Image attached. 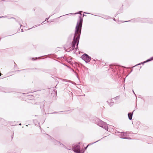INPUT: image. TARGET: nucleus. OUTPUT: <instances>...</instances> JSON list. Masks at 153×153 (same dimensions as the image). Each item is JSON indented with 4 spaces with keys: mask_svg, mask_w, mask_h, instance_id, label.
<instances>
[{
    "mask_svg": "<svg viewBox=\"0 0 153 153\" xmlns=\"http://www.w3.org/2000/svg\"><path fill=\"white\" fill-rule=\"evenodd\" d=\"M79 20L77 22L76 27L74 35L71 45L68 49L65 47V49L67 52H70L74 49H76L78 45L80 36L81 34L82 26V17L80 16Z\"/></svg>",
    "mask_w": 153,
    "mask_h": 153,
    "instance_id": "1",
    "label": "nucleus"
},
{
    "mask_svg": "<svg viewBox=\"0 0 153 153\" xmlns=\"http://www.w3.org/2000/svg\"><path fill=\"white\" fill-rule=\"evenodd\" d=\"M104 18L106 19H109L110 17L108 16H104Z\"/></svg>",
    "mask_w": 153,
    "mask_h": 153,
    "instance_id": "9",
    "label": "nucleus"
},
{
    "mask_svg": "<svg viewBox=\"0 0 153 153\" xmlns=\"http://www.w3.org/2000/svg\"><path fill=\"white\" fill-rule=\"evenodd\" d=\"M88 146H87L86 147H85V149L87 148V147H88Z\"/></svg>",
    "mask_w": 153,
    "mask_h": 153,
    "instance_id": "15",
    "label": "nucleus"
},
{
    "mask_svg": "<svg viewBox=\"0 0 153 153\" xmlns=\"http://www.w3.org/2000/svg\"><path fill=\"white\" fill-rule=\"evenodd\" d=\"M128 21H125V22H128Z\"/></svg>",
    "mask_w": 153,
    "mask_h": 153,
    "instance_id": "19",
    "label": "nucleus"
},
{
    "mask_svg": "<svg viewBox=\"0 0 153 153\" xmlns=\"http://www.w3.org/2000/svg\"><path fill=\"white\" fill-rule=\"evenodd\" d=\"M19 125H21V124H19Z\"/></svg>",
    "mask_w": 153,
    "mask_h": 153,
    "instance_id": "29",
    "label": "nucleus"
},
{
    "mask_svg": "<svg viewBox=\"0 0 153 153\" xmlns=\"http://www.w3.org/2000/svg\"><path fill=\"white\" fill-rule=\"evenodd\" d=\"M113 19L114 21H115V18H114V19Z\"/></svg>",
    "mask_w": 153,
    "mask_h": 153,
    "instance_id": "16",
    "label": "nucleus"
},
{
    "mask_svg": "<svg viewBox=\"0 0 153 153\" xmlns=\"http://www.w3.org/2000/svg\"><path fill=\"white\" fill-rule=\"evenodd\" d=\"M85 16V15H83V16Z\"/></svg>",
    "mask_w": 153,
    "mask_h": 153,
    "instance_id": "26",
    "label": "nucleus"
},
{
    "mask_svg": "<svg viewBox=\"0 0 153 153\" xmlns=\"http://www.w3.org/2000/svg\"><path fill=\"white\" fill-rule=\"evenodd\" d=\"M118 97H114V99H117V98H118Z\"/></svg>",
    "mask_w": 153,
    "mask_h": 153,
    "instance_id": "12",
    "label": "nucleus"
},
{
    "mask_svg": "<svg viewBox=\"0 0 153 153\" xmlns=\"http://www.w3.org/2000/svg\"><path fill=\"white\" fill-rule=\"evenodd\" d=\"M80 15H82V14H81V13H80Z\"/></svg>",
    "mask_w": 153,
    "mask_h": 153,
    "instance_id": "28",
    "label": "nucleus"
},
{
    "mask_svg": "<svg viewBox=\"0 0 153 153\" xmlns=\"http://www.w3.org/2000/svg\"><path fill=\"white\" fill-rule=\"evenodd\" d=\"M50 16L48 18H46V19L45 21H47V22H48V19H49V18H50Z\"/></svg>",
    "mask_w": 153,
    "mask_h": 153,
    "instance_id": "10",
    "label": "nucleus"
},
{
    "mask_svg": "<svg viewBox=\"0 0 153 153\" xmlns=\"http://www.w3.org/2000/svg\"><path fill=\"white\" fill-rule=\"evenodd\" d=\"M111 103H110V105L111 106Z\"/></svg>",
    "mask_w": 153,
    "mask_h": 153,
    "instance_id": "18",
    "label": "nucleus"
},
{
    "mask_svg": "<svg viewBox=\"0 0 153 153\" xmlns=\"http://www.w3.org/2000/svg\"><path fill=\"white\" fill-rule=\"evenodd\" d=\"M128 118L130 120H131L132 117V114L131 113H129L128 114Z\"/></svg>",
    "mask_w": 153,
    "mask_h": 153,
    "instance_id": "6",
    "label": "nucleus"
},
{
    "mask_svg": "<svg viewBox=\"0 0 153 153\" xmlns=\"http://www.w3.org/2000/svg\"><path fill=\"white\" fill-rule=\"evenodd\" d=\"M77 13H75V14H77Z\"/></svg>",
    "mask_w": 153,
    "mask_h": 153,
    "instance_id": "21",
    "label": "nucleus"
},
{
    "mask_svg": "<svg viewBox=\"0 0 153 153\" xmlns=\"http://www.w3.org/2000/svg\"><path fill=\"white\" fill-rule=\"evenodd\" d=\"M1 73H0V76H1Z\"/></svg>",
    "mask_w": 153,
    "mask_h": 153,
    "instance_id": "23",
    "label": "nucleus"
},
{
    "mask_svg": "<svg viewBox=\"0 0 153 153\" xmlns=\"http://www.w3.org/2000/svg\"><path fill=\"white\" fill-rule=\"evenodd\" d=\"M21 31H22V32L23 31L22 29H21Z\"/></svg>",
    "mask_w": 153,
    "mask_h": 153,
    "instance_id": "13",
    "label": "nucleus"
},
{
    "mask_svg": "<svg viewBox=\"0 0 153 153\" xmlns=\"http://www.w3.org/2000/svg\"><path fill=\"white\" fill-rule=\"evenodd\" d=\"M20 25L21 26H22V25H21V24H20Z\"/></svg>",
    "mask_w": 153,
    "mask_h": 153,
    "instance_id": "27",
    "label": "nucleus"
},
{
    "mask_svg": "<svg viewBox=\"0 0 153 153\" xmlns=\"http://www.w3.org/2000/svg\"><path fill=\"white\" fill-rule=\"evenodd\" d=\"M151 60H152V59H148V60L146 61V62H149V61H151Z\"/></svg>",
    "mask_w": 153,
    "mask_h": 153,
    "instance_id": "11",
    "label": "nucleus"
},
{
    "mask_svg": "<svg viewBox=\"0 0 153 153\" xmlns=\"http://www.w3.org/2000/svg\"><path fill=\"white\" fill-rule=\"evenodd\" d=\"M139 19H137V20H139Z\"/></svg>",
    "mask_w": 153,
    "mask_h": 153,
    "instance_id": "24",
    "label": "nucleus"
},
{
    "mask_svg": "<svg viewBox=\"0 0 153 153\" xmlns=\"http://www.w3.org/2000/svg\"><path fill=\"white\" fill-rule=\"evenodd\" d=\"M74 151L76 153H82V151H80V147L79 145L76 144L73 146Z\"/></svg>",
    "mask_w": 153,
    "mask_h": 153,
    "instance_id": "5",
    "label": "nucleus"
},
{
    "mask_svg": "<svg viewBox=\"0 0 153 153\" xmlns=\"http://www.w3.org/2000/svg\"><path fill=\"white\" fill-rule=\"evenodd\" d=\"M82 59L86 63L89 62L91 60V58L87 54H85L81 57Z\"/></svg>",
    "mask_w": 153,
    "mask_h": 153,
    "instance_id": "4",
    "label": "nucleus"
},
{
    "mask_svg": "<svg viewBox=\"0 0 153 153\" xmlns=\"http://www.w3.org/2000/svg\"><path fill=\"white\" fill-rule=\"evenodd\" d=\"M11 137H12V138H13V135H12V136H11Z\"/></svg>",
    "mask_w": 153,
    "mask_h": 153,
    "instance_id": "14",
    "label": "nucleus"
},
{
    "mask_svg": "<svg viewBox=\"0 0 153 153\" xmlns=\"http://www.w3.org/2000/svg\"><path fill=\"white\" fill-rule=\"evenodd\" d=\"M98 141H96V142H95L94 143H96V142H97Z\"/></svg>",
    "mask_w": 153,
    "mask_h": 153,
    "instance_id": "25",
    "label": "nucleus"
},
{
    "mask_svg": "<svg viewBox=\"0 0 153 153\" xmlns=\"http://www.w3.org/2000/svg\"><path fill=\"white\" fill-rule=\"evenodd\" d=\"M61 80H62V81H63V82H72V81H71L68 80L64 79H61Z\"/></svg>",
    "mask_w": 153,
    "mask_h": 153,
    "instance_id": "7",
    "label": "nucleus"
},
{
    "mask_svg": "<svg viewBox=\"0 0 153 153\" xmlns=\"http://www.w3.org/2000/svg\"><path fill=\"white\" fill-rule=\"evenodd\" d=\"M133 92L135 94V93H134V91H133Z\"/></svg>",
    "mask_w": 153,
    "mask_h": 153,
    "instance_id": "17",
    "label": "nucleus"
},
{
    "mask_svg": "<svg viewBox=\"0 0 153 153\" xmlns=\"http://www.w3.org/2000/svg\"><path fill=\"white\" fill-rule=\"evenodd\" d=\"M55 143H56V145H59V144L60 145H61V144L59 142H58L56 140L55 141Z\"/></svg>",
    "mask_w": 153,
    "mask_h": 153,
    "instance_id": "8",
    "label": "nucleus"
},
{
    "mask_svg": "<svg viewBox=\"0 0 153 153\" xmlns=\"http://www.w3.org/2000/svg\"><path fill=\"white\" fill-rule=\"evenodd\" d=\"M115 133L117 134V135H119L121 138L126 139H131L130 138L127 137L130 136L129 134H130V133L128 132H123L117 131V132H115Z\"/></svg>",
    "mask_w": 153,
    "mask_h": 153,
    "instance_id": "3",
    "label": "nucleus"
},
{
    "mask_svg": "<svg viewBox=\"0 0 153 153\" xmlns=\"http://www.w3.org/2000/svg\"><path fill=\"white\" fill-rule=\"evenodd\" d=\"M3 16H2V17H0V18H2V17H3Z\"/></svg>",
    "mask_w": 153,
    "mask_h": 153,
    "instance_id": "20",
    "label": "nucleus"
},
{
    "mask_svg": "<svg viewBox=\"0 0 153 153\" xmlns=\"http://www.w3.org/2000/svg\"><path fill=\"white\" fill-rule=\"evenodd\" d=\"M97 125L109 132H111L113 128V126L107 125L106 123L100 120H97Z\"/></svg>",
    "mask_w": 153,
    "mask_h": 153,
    "instance_id": "2",
    "label": "nucleus"
},
{
    "mask_svg": "<svg viewBox=\"0 0 153 153\" xmlns=\"http://www.w3.org/2000/svg\"><path fill=\"white\" fill-rule=\"evenodd\" d=\"M33 59H34V58H32V59H33V60H34Z\"/></svg>",
    "mask_w": 153,
    "mask_h": 153,
    "instance_id": "22",
    "label": "nucleus"
}]
</instances>
